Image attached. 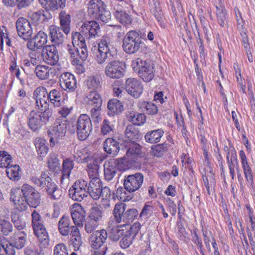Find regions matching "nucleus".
<instances>
[{"label": "nucleus", "instance_id": "2eb2a0df", "mask_svg": "<svg viewBox=\"0 0 255 255\" xmlns=\"http://www.w3.org/2000/svg\"><path fill=\"white\" fill-rule=\"evenodd\" d=\"M42 56L43 60L48 64L55 65L59 60V54L56 46L52 44L43 47Z\"/></svg>", "mask_w": 255, "mask_h": 255}, {"label": "nucleus", "instance_id": "c85d7f7f", "mask_svg": "<svg viewBox=\"0 0 255 255\" xmlns=\"http://www.w3.org/2000/svg\"><path fill=\"white\" fill-rule=\"evenodd\" d=\"M104 150L113 156L116 155L119 151V142L112 138H107L103 143Z\"/></svg>", "mask_w": 255, "mask_h": 255}, {"label": "nucleus", "instance_id": "4d7b16f0", "mask_svg": "<svg viewBox=\"0 0 255 255\" xmlns=\"http://www.w3.org/2000/svg\"><path fill=\"white\" fill-rule=\"evenodd\" d=\"M72 110V107L63 106L58 111V114L60 116L56 120H60L61 122H64L65 124H68L67 116L70 114Z\"/></svg>", "mask_w": 255, "mask_h": 255}, {"label": "nucleus", "instance_id": "423d86ee", "mask_svg": "<svg viewBox=\"0 0 255 255\" xmlns=\"http://www.w3.org/2000/svg\"><path fill=\"white\" fill-rule=\"evenodd\" d=\"M114 48L111 39L108 36H103L98 44V51L96 60L98 64H103L106 60H111V50Z\"/></svg>", "mask_w": 255, "mask_h": 255}, {"label": "nucleus", "instance_id": "7ed1b4c3", "mask_svg": "<svg viewBox=\"0 0 255 255\" xmlns=\"http://www.w3.org/2000/svg\"><path fill=\"white\" fill-rule=\"evenodd\" d=\"M143 45L140 34L135 30H130L125 36L123 40L124 50L128 54H134L139 51Z\"/></svg>", "mask_w": 255, "mask_h": 255}, {"label": "nucleus", "instance_id": "f03ea898", "mask_svg": "<svg viewBox=\"0 0 255 255\" xmlns=\"http://www.w3.org/2000/svg\"><path fill=\"white\" fill-rule=\"evenodd\" d=\"M126 207L125 204H116L113 210V215L117 223H125L123 226L127 229V225H130V223L137 216L138 212L135 209H130L125 211Z\"/></svg>", "mask_w": 255, "mask_h": 255}, {"label": "nucleus", "instance_id": "13d9d810", "mask_svg": "<svg viewBox=\"0 0 255 255\" xmlns=\"http://www.w3.org/2000/svg\"><path fill=\"white\" fill-rule=\"evenodd\" d=\"M51 17V16L50 14L48 13L47 15L43 10H38L33 12L30 16V18L33 22L35 23L43 21L45 19H49Z\"/></svg>", "mask_w": 255, "mask_h": 255}, {"label": "nucleus", "instance_id": "9d476101", "mask_svg": "<svg viewBox=\"0 0 255 255\" xmlns=\"http://www.w3.org/2000/svg\"><path fill=\"white\" fill-rule=\"evenodd\" d=\"M21 192L29 206L36 208L39 206L41 200L40 194L36 190L25 184L22 186Z\"/></svg>", "mask_w": 255, "mask_h": 255}, {"label": "nucleus", "instance_id": "c9c22d12", "mask_svg": "<svg viewBox=\"0 0 255 255\" xmlns=\"http://www.w3.org/2000/svg\"><path fill=\"white\" fill-rule=\"evenodd\" d=\"M164 131L162 128L149 131L144 135V138L147 142L153 143L160 141L163 135Z\"/></svg>", "mask_w": 255, "mask_h": 255}, {"label": "nucleus", "instance_id": "39448f33", "mask_svg": "<svg viewBox=\"0 0 255 255\" xmlns=\"http://www.w3.org/2000/svg\"><path fill=\"white\" fill-rule=\"evenodd\" d=\"M86 105L91 108V116L95 122H99L100 116L102 100L97 91H92L87 93L85 98Z\"/></svg>", "mask_w": 255, "mask_h": 255}, {"label": "nucleus", "instance_id": "473e14b6", "mask_svg": "<svg viewBox=\"0 0 255 255\" xmlns=\"http://www.w3.org/2000/svg\"><path fill=\"white\" fill-rule=\"evenodd\" d=\"M87 5L89 14L94 17L106 4L102 0H90Z\"/></svg>", "mask_w": 255, "mask_h": 255}, {"label": "nucleus", "instance_id": "ea45409f", "mask_svg": "<svg viewBox=\"0 0 255 255\" xmlns=\"http://www.w3.org/2000/svg\"><path fill=\"white\" fill-rule=\"evenodd\" d=\"M87 85L89 89L96 91L101 87V76L100 74H95L89 76L87 80Z\"/></svg>", "mask_w": 255, "mask_h": 255}, {"label": "nucleus", "instance_id": "0e129e2a", "mask_svg": "<svg viewBox=\"0 0 255 255\" xmlns=\"http://www.w3.org/2000/svg\"><path fill=\"white\" fill-rule=\"evenodd\" d=\"M128 117L133 125L137 126L142 125L146 120L145 116L143 114L131 113Z\"/></svg>", "mask_w": 255, "mask_h": 255}, {"label": "nucleus", "instance_id": "49530a36", "mask_svg": "<svg viewBox=\"0 0 255 255\" xmlns=\"http://www.w3.org/2000/svg\"><path fill=\"white\" fill-rule=\"evenodd\" d=\"M151 11L161 27H165L164 17L162 12L160 3L151 5Z\"/></svg>", "mask_w": 255, "mask_h": 255}, {"label": "nucleus", "instance_id": "052dcab7", "mask_svg": "<svg viewBox=\"0 0 255 255\" xmlns=\"http://www.w3.org/2000/svg\"><path fill=\"white\" fill-rule=\"evenodd\" d=\"M47 192L50 198L53 200L59 199L62 194V191L58 188L54 183L50 188H47Z\"/></svg>", "mask_w": 255, "mask_h": 255}, {"label": "nucleus", "instance_id": "6ab92c4d", "mask_svg": "<svg viewBox=\"0 0 255 255\" xmlns=\"http://www.w3.org/2000/svg\"><path fill=\"white\" fill-rule=\"evenodd\" d=\"M108 238V233L104 230L96 231L89 238V243L91 247L95 249H101Z\"/></svg>", "mask_w": 255, "mask_h": 255}, {"label": "nucleus", "instance_id": "bb28decb", "mask_svg": "<svg viewBox=\"0 0 255 255\" xmlns=\"http://www.w3.org/2000/svg\"><path fill=\"white\" fill-rule=\"evenodd\" d=\"M49 34L51 41L55 46H60L64 40V35L61 32L62 29L55 25H51L49 28Z\"/></svg>", "mask_w": 255, "mask_h": 255}, {"label": "nucleus", "instance_id": "6e6d98bb", "mask_svg": "<svg viewBox=\"0 0 255 255\" xmlns=\"http://www.w3.org/2000/svg\"><path fill=\"white\" fill-rule=\"evenodd\" d=\"M168 149V144L166 143L158 144L151 147V152L153 155L161 157Z\"/></svg>", "mask_w": 255, "mask_h": 255}, {"label": "nucleus", "instance_id": "4468645a", "mask_svg": "<svg viewBox=\"0 0 255 255\" xmlns=\"http://www.w3.org/2000/svg\"><path fill=\"white\" fill-rule=\"evenodd\" d=\"M105 75L111 79H118L124 76L123 64L119 61H112L107 63L104 70Z\"/></svg>", "mask_w": 255, "mask_h": 255}, {"label": "nucleus", "instance_id": "7c9ffc66", "mask_svg": "<svg viewBox=\"0 0 255 255\" xmlns=\"http://www.w3.org/2000/svg\"><path fill=\"white\" fill-rule=\"evenodd\" d=\"M31 180L35 185L42 188H45L46 190L47 188H50L51 185H52L54 183L52 181L51 178L45 173H42L39 178L32 177Z\"/></svg>", "mask_w": 255, "mask_h": 255}, {"label": "nucleus", "instance_id": "79ce46f5", "mask_svg": "<svg viewBox=\"0 0 255 255\" xmlns=\"http://www.w3.org/2000/svg\"><path fill=\"white\" fill-rule=\"evenodd\" d=\"M49 102L54 107H59L63 103V98L61 97L60 92L56 89L51 90L49 93Z\"/></svg>", "mask_w": 255, "mask_h": 255}, {"label": "nucleus", "instance_id": "774afa93", "mask_svg": "<svg viewBox=\"0 0 255 255\" xmlns=\"http://www.w3.org/2000/svg\"><path fill=\"white\" fill-rule=\"evenodd\" d=\"M11 157L4 151H0V167H7L10 165Z\"/></svg>", "mask_w": 255, "mask_h": 255}, {"label": "nucleus", "instance_id": "dca6fc26", "mask_svg": "<svg viewBox=\"0 0 255 255\" xmlns=\"http://www.w3.org/2000/svg\"><path fill=\"white\" fill-rule=\"evenodd\" d=\"M16 27L18 35L24 40L29 39L32 34L30 22L26 18L21 17L17 19Z\"/></svg>", "mask_w": 255, "mask_h": 255}, {"label": "nucleus", "instance_id": "bf43d9fd", "mask_svg": "<svg viewBox=\"0 0 255 255\" xmlns=\"http://www.w3.org/2000/svg\"><path fill=\"white\" fill-rule=\"evenodd\" d=\"M116 172V168L112 162H109L105 165L104 173L105 179L107 180H111L115 176Z\"/></svg>", "mask_w": 255, "mask_h": 255}, {"label": "nucleus", "instance_id": "f704fd0d", "mask_svg": "<svg viewBox=\"0 0 255 255\" xmlns=\"http://www.w3.org/2000/svg\"><path fill=\"white\" fill-rule=\"evenodd\" d=\"M138 74L140 77L145 82H149L154 77L153 66L152 64H145L139 68Z\"/></svg>", "mask_w": 255, "mask_h": 255}, {"label": "nucleus", "instance_id": "864d4df0", "mask_svg": "<svg viewBox=\"0 0 255 255\" xmlns=\"http://www.w3.org/2000/svg\"><path fill=\"white\" fill-rule=\"evenodd\" d=\"M81 30V29H80ZM72 45L73 46H85L87 38L84 35L81 31L79 32L72 33Z\"/></svg>", "mask_w": 255, "mask_h": 255}, {"label": "nucleus", "instance_id": "a18cd8bd", "mask_svg": "<svg viewBox=\"0 0 255 255\" xmlns=\"http://www.w3.org/2000/svg\"><path fill=\"white\" fill-rule=\"evenodd\" d=\"M34 145L39 155L43 157L47 154L48 147L46 145V141L44 139L41 138H36Z\"/></svg>", "mask_w": 255, "mask_h": 255}, {"label": "nucleus", "instance_id": "a19ab883", "mask_svg": "<svg viewBox=\"0 0 255 255\" xmlns=\"http://www.w3.org/2000/svg\"><path fill=\"white\" fill-rule=\"evenodd\" d=\"M124 228L125 227L123 225L116 226L112 228H110L109 230V238L113 241H118L124 235L126 231Z\"/></svg>", "mask_w": 255, "mask_h": 255}, {"label": "nucleus", "instance_id": "393cba45", "mask_svg": "<svg viewBox=\"0 0 255 255\" xmlns=\"http://www.w3.org/2000/svg\"><path fill=\"white\" fill-rule=\"evenodd\" d=\"M102 188L100 178L91 179L89 183L88 182L87 185L88 195H90L94 200H98L101 195V190Z\"/></svg>", "mask_w": 255, "mask_h": 255}, {"label": "nucleus", "instance_id": "f8f14e48", "mask_svg": "<svg viewBox=\"0 0 255 255\" xmlns=\"http://www.w3.org/2000/svg\"><path fill=\"white\" fill-rule=\"evenodd\" d=\"M143 181V175L141 173L128 175L125 177L124 186L129 192H133L141 186Z\"/></svg>", "mask_w": 255, "mask_h": 255}, {"label": "nucleus", "instance_id": "09e8293b", "mask_svg": "<svg viewBox=\"0 0 255 255\" xmlns=\"http://www.w3.org/2000/svg\"><path fill=\"white\" fill-rule=\"evenodd\" d=\"M87 217L99 223L103 218V211L96 204L93 205Z\"/></svg>", "mask_w": 255, "mask_h": 255}, {"label": "nucleus", "instance_id": "b1692460", "mask_svg": "<svg viewBox=\"0 0 255 255\" xmlns=\"http://www.w3.org/2000/svg\"><path fill=\"white\" fill-rule=\"evenodd\" d=\"M21 189H16L11 194L10 199L13 201L15 208L20 212L25 211L28 206L27 202L23 196H21Z\"/></svg>", "mask_w": 255, "mask_h": 255}, {"label": "nucleus", "instance_id": "8fccbe9b", "mask_svg": "<svg viewBox=\"0 0 255 255\" xmlns=\"http://www.w3.org/2000/svg\"><path fill=\"white\" fill-rule=\"evenodd\" d=\"M108 108L112 114H118L124 110L122 103L117 99H111L108 103Z\"/></svg>", "mask_w": 255, "mask_h": 255}, {"label": "nucleus", "instance_id": "603ef678", "mask_svg": "<svg viewBox=\"0 0 255 255\" xmlns=\"http://www.w3.org/2000/svg\"><path fill=\"white\" fill-rule=\"evenodd\" d=\"M87 172L89 176L92 179L99 178V165L95 159L90 161L87 165Z\"/></svg>", "mask_w": 255, "mask_h": 255}, {"label": "nucleus", "instance_id": "c03bdc74", "mask_svg": "<svg viewBox=\"0 0 255 255\" xmlns=\"http://www.w3.org/2000/svg\"><path fill=\"white\" fill-rule=\"evenodd\" d=\"M125 134L127 138L125 141V143L127 141H131V140L136 141L139 137V131L134 125H131L127 127Z\"/></svg>", "mask_w": 255, "mask_h": 255}, {"label": "nucleus", "instance_id": "2f4dec72", "mask_svg": "<svg viewBox=\"0 0 255 255\" xmlns=\"http://www.w3.org/2000/svg\"><path fill=\"white\" fill-rule=\"evenodd\" d=\"M69 234L70 235V241L75 248V250H79L82 244V238L79 229L76 226H72Z\"/></svg>", "mask_w": 255, "mask_h": 255}, {"label": "nucleus", "instance_id": "ddd939ff", "mask_svg": "<svg viewBox=\"0 0 255 255\" xmlns=\"http://www.w3.org/2000/svg\"><path fill=\"white\" fill-rule=\"evenodd\" d=\"M140 228V224L137 222L132 225H127V229L123 235L124 237L120 241V246L122 248H128L132 243L136 235Z\"/></svg>", "mask_w": 255, "mask_h": 255}, {"label": "nucleus", "instance_id": "aec40b11", "mask_svg": "<svg viewBox=\"0 0 255 255\" xmlns=\"http://www.w3.org/2000/svg\"><path fill=\"white\" fill-rule=\"evenodd\" d=\"M125 90L135 98H139L143 92V86L134 78H128L126 82Z\"/></svg>", "mask_w": 255, "mask_h": 255}, {"label": "nucleus", "instance_id": "1a4fd4ad", "mask_svg": "<svg viewBox=\"0 0 255 255\" xmlns=\"http://www.w3.org/2000/svg\"><path fill=\"white\" fill-rule=\"evenodd\" d=\"M88 181L83 179L76 181L69 190L70 198L74 201L81 202L88 195Z\"/></svg>", "mask_w": 255, "mask_h": 255}, {"label": "nucleus", "instance_id": "e2e57ef3", "mask_svg": "<svg viewBox=\"0 0 255 255\" xmlns=\"http://www.w3.org/2000/svg\"><path fill=\"white\" fill-rule=\"evenodd\" d=\"M72 219L73 223L76 226H82V221L85 218V214L81 210V212L76 210H74L71 213Z\"/></svg>", "mask_w": 255, "mask_h": 255}, {"label": "nucleus", "instance_id": "9b49d317", "mask_svg": "<svg viewBox=\"0 0 255 255\" xmlns=\"http://www.w3.org/2000/svg\"><path fill=\"white\" fill-rule=\"evenodd\" d=\"M36 106L41 112L50 111L49 106V93L44 87H39L34 91Z\"/></svg>", "mask_w": 255, "mask_h": 255}, {"label": "nucleus", "instance_id": "c756f323", "mask_svg": "<svg viewBox=\"0 0 255 255\" xmlns=\"http://www.w3.org/2000/svg\"><path fill=\"white\" fill-rule=\"evenodd\" d=\"M73 157L78 163H89L94 159L90 154L88 153L87 149L76 147L75 149Z\"/></svg>", "mask_w": 255, "mask_h": 255}, {"label": "nucleus", "instance_id": "4be33fe9", "mask_svg": "<svg viewBox=\"0 0 255 255\" xmlns=\"http://www.w3.org/2000/svg\"><path fill=\"white\" fill-rule=\"evenodd\" d=\"M127 141L125 143V146L128 148L126 156L128 157V159H134L135 163L138 162L139 158L142 156L141 146L136 141Z\"/></svg>", "mask_w": 255, "mask_h": 255}, {"label": "nucleus", "instance_id": "338daca9", "mask_svg": "<svg viewBox=\"0 0 255 255\" xmlns=\"http://www.w3.org/2000/svg\"><path fill=\"white\" fill-rule=\"evenodd\" d=\"M99 223L95 221L87 218L84 225L85 231L88 234L94 233V231L97 228Z\"/></svg>", "mask_w": 255, "mask_h": 255}, {"label": "nucleus", "instance_id": "3c124183", "mask_svg": "<svg viewBox=\"0 0 255 255\" xmlns=\"http://www.w3.org/2000/svg\"><path fill=\"white\" fill-rule=\"evenodd\" d=\"M6 168V174L11 180L17 181L20 178V167L18 165L10 164Z\"/></svg>", "mask_w": 255, "mask_h": 255}, {"label": "nucleus", "instance_id": "5701e85b", "mask_svg": "<svg viewBox=\"0 0 255 255\" xmlns=\"http://www.w3.org/2000/svg\"><path fill=\"white\" fill-rule=\"evenodd\" d=\"M47 42V35L42 31H39L34 37L27 43V48L32 51L40 49Z\"/></svg>", "mask_w": 255, "mask_h": 255}, {"label": "nucleus", "instance_id": "5fc2aeb1", "mask_svg": "<svg viewBox=\"0 0 255 255\" xmlns=\"http://www.w3.org/2000/svg\"><path fill=\"white\" fill-rule=\"evenodd\" d=\"M116 19L122 24L126 25L131 22L130 16L125 11H116L114 14Z\"/></svg>", "mask_w": 255, "mask_h": 255}, {"label": "nucleus", "instance_id": "20e7f679", "mask_svg": "<svg viewBox=\"0 0 255 255\" xmlns=\"http://www.w3.org/2000/svg\"><path fill=\"white\" fill-rule=\"evenodd\" d=\"M52 115L51 111L36 112L32 111L27 118L28 127L33 131H38L49 121Z\"/></svg>", "mask_w": 255, "mask_h": 255}, {"label": "nucleus", "instance_id": "f257e3e1", "mask_svg": "<svg viewBox=\"0 0 255 255\" xmlns=\"http://www.w3.org/2000/svg\"><path fill=\"white\" fill-rule=\"evenodd\" d=\"M31 218L34 233L38 238L39 243L45 248L49 245V239L42 217L39 213L34 210L31 214Z\"/></svg>", "mask_w": 255, "mask_h": 255}, {"label": "nucleus", "instance_id": "e433bc0d", "mask_svg": "<svg viewBox=\"0 0 255 255\" xmlns=\"http://www.w3.org/2000/svg\"><path fill=\"white\" fill-rule=\"evenodd\" d=\"M70 218L67 216H63L58 222V230L63 236H67L71 230Z\"/></svg>", "mask_w": 255, "mask_h": 255}, {"label": "nucleus", "instance_id": "a211bd4d", "mask_svg": "<svg viewBox=\"0 0 255 255\" xmlns=\"http://www.w3.org/2000/svg\"><path fill=\"white\" fill-rule=\"evenodd\" d=\"M100 28V25L97 22L88 21L82 25L80 29L82 33L87 38V40H90L98 35Z\"/></svg>", "mask_w": 255, "mask_h": 255}, {"label": "nucleus", "instance_id": "0eeeda50", "mask_svg": "<svg viewBox=\"0 0 255 255\" xmlns=\"http://www.w3.org/2000/svg\"><path fill=\"white\" fill-rule=\"evenodd\" d=\"M67 125L60 120H56L53 126L47 130L50 145L53 146L64 137Z\"/></svg>", "mask_w": 255, "mask_h": 255}, {"label": "nucleus", "instance_id": "58836bf2", "mask_svg": "<svg viewBox=\"0 0 255 255\" xmlns=\"http://www.w3.org/2000/svg\"><path fill=\"white\" fill-rule=\"evenodd\" d=\"M135 164L134 159H128V157L126 156V157L117 159L114 164L119 170L125 171L135 166Z\"/></svg>", "mask_w": 255, "mask_h": 255}, {"label": "nucleus", "instance_id": "37998d69", "mask_svg": "<svg viewBox=\"0 0 255 255\" xmlns=\"http://www.w3.org/2000/svg\"><path fill=\"white\" fill-rule=\"evenodd\" d=\"M26 235L22 232L14 234L11 237V243L17 249H22L26 243Z\"/></svg>", "mask_w": 255, "mask_h": 255}, {"label": "nucleus", "instance_id": "de8ad7c7", "mask_svg": "<svg viewBox=\"0 0 255 255\" xmlns=\"http://www.w3.org/2000/svg\"><path fill=\"white\" fill-rule=\"evenodd\" d=\"M138 106L143 112L149 115L156 114L158 111L156 106L151 102H140Z\"/></svg>", "mask_w": 255, "mask_h": 255}, {"label": "nucleus", "instance_id": "412c9836", "mask_svg": "<svg viewBox=\"0 0 255 255\" xmlns=\"http://www.w3.org/2000/svg\"><path fill=\"white\" fill-rule=\"evenodd\" d=\"M61 87L65 91L73 92L77 88V82L75 76L69 73H63L59 79Z\"/></svg>", "mask_w": 255, "mask_h": 255}, {"label": "nucleus", "instance_id": "6e6552de", "mask_svg": "<svg viewBox=\"0 0 255 255\" xmlns=\"http://www.w3.org/2000/svg\"><path fill=\"white\" fill-rule=\"evenodd\" d=\"M92 130V125L90 118L87 114H81L77 122L76 132L80 140L86 139Z\"/></svg>", "mask_w": 255, "mask_h": 255}, {"label": "nucleus", "instance_id": "f3484780", "mask_svg": "<svg viewBox=\"0 0 255 255\" xmlns=\"http://www.w3.org/2000/svg\"><path fill=\"white\" fill-rule=\"evenodd\" d=\"M74 163L72 159L67 158L63 160L62 168L61 169V176L60 177V184L63 188H66L70 182V175L73 169Z\"/></svg>", "mask_w": 255, "mask_h": 255}, {"label": "nucleus", "instance_id": "72a5a7b5", "mask_svg": "<svg viewBox=\"0 0 255 255\" xmlns=\"http://www.w3.org/2000/svg\"><path fill=\"white\" fill-rule=\"evenodd\" d=\"M219 5H216V16L218 22L222 27H224L227 23V13L224 6L221 3V0H218Z\"/></svg>", "mask_w": 255, "mask_h": 255}, {"label": "nucleus", "instance_id": "a878e982", "mask_svg": "<svg viewBox=\"0 0 255 255\" xmlns=\"http://www.w3.org/2000/svg\"><path fill=\"white\" fill-rule=\"evenodd\" d=\"M41 6L46 11H54L65 6L66 0H38Z\"/></svg>", "mask_w": 255, "mask_h": 255}, {"label": "nucleus", "instance_id": "680f3d73", "mask_svg": "<svg viewBox=\"0 0 255 255\" xmlns=\"http://www.w3.org/2000/svg\"><path fill=\"white\" fill-rule=\"evenodd\" d=\"M114 122L105 119L101 127V132L104 135L111 134L114 132Z\"/></svg>", "mask_w": 255, "mask_h": 255}, {"label": "nucleus", "instance_id": "4c0bfd02", "mask_svg": "<svg viewBox=\"0 0 255 255\" xmlns=\"http://www.w3.org/2000/svg\"><path fill=\"white\" fill-rule=\"evenodd\" d=\"M59 19L61 28L65 34H68L70 31L71 16L65 11L59 13Z\"/></svg>", "mask_w": 255, "mask_h": 255}, {"label": "nucleus", "instance_id": "69168bd1", "mask_svg": "<svg viewBox=\"0 0 255 255\" xmlns=\"http://www.w3.org/2000/svg\"><path fill=\"white\" fill-rule=\"evenodd\" d=\"M94 17L101 20L103 22L107 23L111 19V14L110 11L106 8V5Z\"/></svg>", "mask_w": 255, "mask_h": 255}, {"label": "nucleus", "instance_id": "cd10ccee", "mask_svg": "<svg viewBox=\"0 0 255 255\" xmlns=\"http://www.w3.org/2000/svg\"><path fill=\"white\" fill-rule=\"evenodd\" d=\"M55 69L47 66L37 65L35 68L37 77L40 80L53 78L55 75Z\"/></svg>", "mask_w": 255, "mask_h": 255}]
</instances>
